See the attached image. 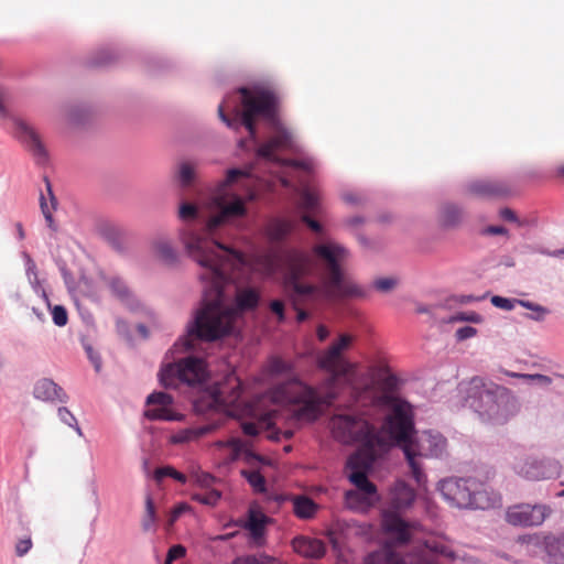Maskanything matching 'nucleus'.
I'll list each match as a JSON object with an SVG mask.
<instances>
[{"label": "nucleus", "instance_id": "obj_1", "mask_svg": "<svg viewBox=\"0 0 564 564\" xmlns=\"http://www.w3.org/2000/svg\"><path fill=\"white\" fill-rule=\"evenodd\" d=\"M397 378L376 368H371L352 384L354 397L361 404L389 410L384 422L378 430L364 415L335 414L329 422L333 436L341 443H358V453L350 464L359 468L351 480L366 492H373L375 485L369 481L368 473L373 463L393 445H399L405 455L411 475L417 485L426 481L420 458L438 457L446 449V440L441 434L422 433L413 438V411L411 404L394 395Z\"/></svg>", "mask_w": 564, "mask_h": 564}, {"label": "nucleus", "instance_id": "obj_2", "mask_svg": "<svg viewBox=\"0 0 564 564\" xmlns=\"http://www.w3.org/2000/svg\"><path fill=\"white\" fill-rule=\"evenodd\" d=\"M241 261V256L224 252L208 264L202 267L199 279L204 284V295L200 307L187 327V334L180 338L170 350L175 352L188 351L195 348V341H215L229 335L237 316L253 310L259 303V293L254 289H237L235 305H228L225 286L229 283V271Z\"/></svg>", "mask_w": 564, "mask_h": 564}, {"label": "nucleus", "instance_id": "obj_3", "mask_svg": "<svg viewBox=\"0 0 564 564\" xmlns=\"http://www.w3.org/2000/svg\"><path fill=\"white\" fill-rule=\"evenodd\" d=\"M241 95L242 110H235V116L229 118L225 113V105H219L218 115L230 128L243 126L249 132L252 141H256L257 129L256 119L261 117L268 120L273 127L272 134L261 143L257 149L258 156L280 165L292 166L295 169L311 172L313 163L307 160H286L279 156L280 153L294 152L296 150L293 133L283 127L278 120L279 97L269 89L251 90L246 87L239 88Z\"/></svg>", "mask_w": 564, "mask_h": 564}, {"label": "nucleus", "instance_id": "obj_4", "mask_svg": "<svg viewBox=\"0 0 564 564\" xmlns=\"http://www.w3.org/2000/svg\"><path fill=\"white\" fill-rule=\"evenodd\" d=\"M216 204L219 212L208 219H203L198 207L192 203H182L178 208V217L185 223L180 232L181 240L188 256L200 268L224 252L237 256L236 250L219 242L218 230L230 220L245 216L247 207L238 196H235L231 202L217 197Z\"/></svg>", "mask_w": 564, "mask_h": 564}, {"label": "nucleus", "instance_id": "obj_5", "mask_svg": "<svg viewBox=\"0 0 564 564\" xmlns=\"http://www.w3.org/2000/svg\"><path fill=\"white\" fill-rule=\"evenodd\" d=\"M272 400L289 404L288 414L272 411L258 422H243L242 432L248 436H257L261 430H269L268 438L289 440L303 423L315 421L322 413L324 399L313 387L299 379L278 384L271 391Z\"/></svg>", "mask_w": 564, "mask_h": 564}, {"label": "nucleus", "instance_id": "obj_6", "mask_svg": "<svg viewBox=\"0 0 564 564\" xmlns=\"http://www.w3.org/2000/svg\"><path fill=\"white\" fill-rule=\"evenodd\" d=\"M294 254L304 256L307 260L308 270L303 273V278L316 270L322 281L321 285L312 284L304 288L294 285L300 295L317 294V296H330L339 301L364 296L362 289L345 273L344 265L350 253L343 245L327 240L314 245L310 253L289 250L283 254L285 273L291 271V258Z\"/></svg>", "mask_w": 564, "mask_h": 564}, {"label": "nucleus", "instance_id": "obj_7", "mask_svg": "<svg viewBox=\"0 0 564 564\" xmlns=\"http://www.w3.org/2000/svg\"><path fill=\"white\" fill-rule=\"evenodd\" d=\"M464 392L466 406L484 422L503 424L516 413V400L510 390L481 377L471 378Z\"/></svg>", "mask_w": 564, "mask_h": 564}, {"label": "nucleus", "instance_id": "obj_8", "mask_svg": "<svg viewBox=\"0 0 564 564\" xmlns=\"http://www.w3.org/2000/svg\"><path fill=\"white\" fill-rule=\"evenodd\" d=\"M438 488L443 498L457 508L486 510L501 506L500 495L476 478H446Z\"/></svg>", "mask_w": 564, "mask_h": 564}, {"label": "nucleus", "instance_id": "obj_9", "mask_svg": "<svg viewBox=\"0 0 564 564\" xmlns=\"http://www.w3.org/2000/svg\"><path fill=\"white\" fill-rule=\"evenodd\" d=\"M308 264L304 256L294 254L291 258V271L284 273V289L292 302L293 308L297 312L296 319L302 323L308 318V312H316L325 304L336 303L339 300L330 296H315V294H299L294 285L312 286V283L303 282V273L307 272Z\"/></svg>", "mask_w": 564, "mask_h": 564}, {"label": "nucleus", "instance_id": "obj_10", "mask_svg": "<svg viewBox=\"0 0 564 564\" xmlns=\"http://www.w3.org/2000/svg\"><path fill=\"white\" fill-rule=\"evenodd\" d=\"M416 494L404 481H397L390 491L389 508L382 513V529L397 543L403 544L411 538L410 524L400 517L414 502Z\"/></svg>", "mask_w": 564, "mask_h": 564}, {"label": "nucleus", "instance_id": "obj_11", "mask_svg": "<svg viewBox=\"0 0 564 564\" xmlns=\"http://www.w3.org/2000/svg\"><path fill=\"white\" fill-rule=\"evenodd\" d=\"M355 341V336L343 333L336 340L317 356V367L330 377L332 382L346 379L355 372V364L350 362L345 352L348 351Z\"/></svg>", "mask_w": 564, "mask_h": 564}, {"label": "nucleus", "instance_id": "obj_12", "mask_svg": "<svg viewBox=\"0 0 564 564\" xmlns=\"http://www.w3.org/2000/svg\"><path fill=\"white\" fill-rule=\"evenodd\" d=\"M206 378V364L199 357L188 356L167 362L160 371V381L165 388H176L178 383L196 384Z\"/></svg>", "mask_w": 564, "mask_h": 564}, {"label": "nucleus", "instance_id": "obj_13", "mask_svg": "<svg viewBox=\"0 0 564 564\" xmlns=\"http://www.w3.org/2000/svg\"><path fill=\"white\" fill-rule=\"evenodd\" d=\"M242 386L240 379L230 373L225 381L214 389L209 395L208 406L217 412L235 415V409L241 398Z\"/></svg>", "mask_w": 564, "mask_h": 564}, {"label": "nucleus", "instance_id": "obj_14", "mask_svg": "<svg viewBox=\"0 0 564 564\" xmlns=\"http://www.w3.org/2000/svg\"><path fill=\"white\" fill-rule=\"evenodd\" d=\"M546 505L520 503L506 511V521L513 527H538L551 514Z\"/></svg>", "mask_w": 564, "mask_h": 564}, {"label": "nucleus", "instance_id": "obj_15", "mask_svg": "<svg viewBox=\"0 0 564 564\" xmlns=\"http://www.w3.org/2000/svg\"><path fill=\"white\" fill-rule=\"evenodd\" d=\"M518 475L529 480H542L560 475L561 465L556 460L525 459L514 463Z\"/></svg>", "mask_w": 564, "mask_h": 564}, {"label": "nucleus", "instance_id": "obj_16", "mask_svg": "<svg viewBox=\"0 0 564 564\" xmlns=\"http://www.w3.org/2000/svg\"><path fill=\"white\" fill-rule=\"evenodd\" d=\"M14 135L18 138L32 153L37 164H44L47 161V151L43 144L39 133L20 119L13 120Z\"/></svg>", "mask_w": 564, "mask_h": 564}, {"label": "nucleus", "instance_id": "obj_17", "mask_svg": "<svg viewBox=\"0 0 564 564\" xmlns=\"http://www.w3.org/2000/svg\"><path fill=\"white\" fill-rule=\"evenodd\" d=\"M172 403L173 398L171 394L153 392L147 399L149 409L145 410L144 415L149 420L180 421L182 415L173 412L171 409Z\"/></svg>", "mask_w": 564, "mask_h": 564}, {"label": "nucleus", "instance_id": "obj_18", "mask_svg": "<svg viewBox=\"0 0 564 564\" xmlns=\"http://www.w3.org/2000/svg\"><path fill=\"white\" fill-rule=\"evenodd\" d=\"M468 192L478 197H502L510 193V187L505 181L477 180L468 185Z\"/></svg>", "mask_w": 564, "mask_h": 564}, {"label": "nucleus", "instance_id": "obj_19", "mask_svg": "<svg viewBox=\"0 0 564 564\" xmlns=\"http://www.w3.org/2000/svg\"><path fill=\"white\" fill-rule=\"evenodd\" d=\"M295 553L306 558H321L326 553L325 543L316 538L300 535L292 540Z\"/></svg>", "mask_w": 564, "mask_h": 564}, {"label": "nucleus", "instance_id": "obj_20", "mask_svg": "<svg viewBox=\"0 0 564 564\" xmlns=\"http://www.w3.org/2000/svg\"><path fill=\"white\" fill-rule=\"evenodd\" d=\"M219 427V424L210 423L200 426L181 429L170 436V443L174 445H185L198 442L202 437L210 434Z\"/></svg>", "mask_w": 564, "mask_h": 564}, {"label": "nucleus", "instance_id": "obj_21", "mask_svg": "<svg viewBox=\"0 0 564 564\" xmlns=\"http://www.w3.org/2000/svg\"><path fill=\"white\" fill-rule=\"evenodd\" d=\"M270 522V518L265 516L258 507H250L248 518L243 522V528L250 532L251 539L260 544L265 533V527Z\"/></svg>", "mask_w": 564, "mask_h": 564}, {"label": "nucleus", "instance_id": "obj_22", "mask_svg": "<svg viewBox=\"0 0 564 564\" xmlns=\"http://www.w3.org/2000/svg\"><path fill=\"white\" fill-rule=\"evenodd\" d=\"M33 395L35 399L46 402H64L66 400V394L63 389L47 378L40 379L35 382Z\"/></svg>", "mask_w": 564, "mask_h": 564}, {"label": "nucleus", "instance_id": "obj_23", "mask_svg": "<svg viewBox=\"0 0 564 564\" xmlns=\"http://www.w3.org/2000/svg\"><path fill=\"white\" fill-rule=\"evenodd\" d=\"M358 453V451L352 454L351 456H349L348 460H347V464H346V468L349 470L348 473V479L351 481V484H354L356 486V490H348L346 491L345 494V501H346V505L349 507V508H358L359 506H362V505H366L369 502V498L370 497H373L377 492V489L375 488V491L373 492H366L365 490L360 489L352 480H351V475L355 473V471H358L359 468L357 467H354L351 464H350V460L351 458Z\"/></svg>", "mask_w": 564, "mask_h": 564}, {"label": "nucleus", "instance_id": "obj_24", "mask_svg": "<svg viewBox=\"0 0 564 564\" xmlns=\"http://www.w3.org/2000/svg\"><path fill=\"white\" fill-rule=\"evenodd\" d=\"M425 547L432 553L438 554L452 562L458 557V551L454 550L453 542L446 536H436L425 541Z\"/></svg>", "mask_w": 564, "mask_h": 564}, {"label": "nucleus", "instance_id": "obj_25", "mask_svg": "<svg viewBox=\"0 0 564 564\" xmlns=\"http://www.w3.org/2000/svg\"><path fill=\"white\" fill-rule=\"evenodd\" d=\"M214 445L219 448L229 447L231 449L229 457L231 462L237 460L241 454H245L247 460L260 459L258 455L248 449L249 444L238 437H231L227 441H217Z\"/></svg>", "mask_w": 564, "mask_h": 564}, {"label": "nucleus", "instance_id": "obj_26", "mask_svg": "<svg viewBox=\"0 0 564 564\" xmlns=\"http://www.w3.org/2000/svg\"><path fill=\"white\" fill-rule=\"evenodd\" d=\"M45 184H46V192H47V195L50 197V203L46 200V196L41 193V196H40V207H41V212L45 218V221H46V225L47 227L56 232L57 231V225L53 218V212L56 209V206H57V200L53 194V191H52V185L48 181L47 177H45Z\"/></svg>", "mask_w": 564, "mask_h": 564}, {"label": "nucleus", "instance_id": "obj_27", "mask_svg": "<svg viewBox=\"0 0 564 564\" xmlns=\"http://www.w3.org/2000/svg\"><path fill=\"white\" fill-rule=\"evenodd\" d=\"M293 512L301 520L313 519L317 511L318 505L307 496H294L292 498Z\"/></svg>", "mask_w": 564, "mask_h": 564}, {"label": "nucleus", "instance_id": "obj_28", "mask_svg": "<svg viewBox=\"0 0 564 564\" xmlns=\"http://www.w3.org/2000/svg\"><path fill=\"white\" fill-rule=\"evenodd\" d=\"M544 551L550 563L564 564V532L558 535L549 534Z\"/></svg>", "mask_w": 564, "mask_h": 564}, {"label": "nucleus", "instance_id": "obj_29", "mask_svg": "<svg viewBox=\"0 0 564 564\" xmlns=\"http://www.w3.org/2000/svg\"><path fill=\"white\" fill-rule=\"evenodd\" d=\"M154 256L166 264H172L177 260V253L172 242L166 238H158L152 243Z\"/></svg>", "mask_w": 564, "mask_h": 564}, {"label": "nucleus", "instance_id": "obj_30", "mask_svg": "<svg viewBox=\"0 0 564 564\" xmlns=\"http://www.w3.org/2000/svg\"><path fill=\"white\" fill-rule=\"evenodd\" d=\"M364 564H403L400 555L390 547H383L369 554Z\"/></svg>", "mask_w": 564, "mask_h": 564}, {"label": "nucleus", "instance_id": "obj_31", "mask_svg": "<svg viewBox=\"0 0 564 564\" xmlns=\"http://www.w3.org/2000/svg\"><path fill=\"white\" fill-rule=\"evenodd\" d=\"M158 514L154 501L150 495L145 497V510L142 517L141 527L144 532L155 531L158 527Z\"/></svg>", "mask_w": 564, "mask_h": 564}, {"label": "nucleus", "instance_id": "obj_32", "mask_svg": "<svg viewBox=\"0 0 564 564\" xmlns=\"http://www.w3.org/2000/svg\"><path fill=\"white\" fill-rule=\"evenodd\" d=\"M268 230L271 239L282 240L293 230V225L289 220L276 219L269 225Z\"/></svg>", "mask_w": 564, "mask_h": 564}, {"label": "nucleus", "instance_id": "obj_33", "mask_svg": "<svg viewBox=\"0 0 564 564\" xmlns=\"http://www.w3.org/2000/svg\"><path fill=\"white\" fill-rule=\"evenodd\" d=\"M196 178L195 166L191 162H182L178 165L177 180L184 188L189 187Z\"/></svg>", "mask_w": 564, "mask_h": 564}, {"label": "nucleus", "instance_id": "obj_34", "mask_svg": "<svg viewBox=\"0 0 564 564\" xmlns=\"http://www.w3.org/2000/svg\"><path fill=\"white\" fill-rule=\"evenodd\" d=\"M517 303L522 307L532 311V314L527 315L530 319L541 322L549 314V310L540 304L525 300H518Z\"/></svg>", "mask_w": 564, "mask_h": 564}, {"label": "nucleus", "instance_id": "obj_35", "mask_svg": "<svg viewBox=\"0 0 564 564\" xmlns=\"http://www.w3.org/2000/svg\"><path fill=\"white\" fill-rule=\"evenodd\" d=\"M292 370L293 365L280 357H272L268 362V371L274 376L286 375L292 372Z\"/></svg>", "mask_w": 564, "mask_h": 564}, {"label": "nucleus", "instance_id": "obj_36", "mask_svg": "<svg viewBox=\"0 0 564 564\" xmlns=\"http://www.w3.org/2000/svg\"><path fill=\"white\" fill-rule=\"evenodd\" d=\"M242 477L247 479L249 485L257 492L265 491V479L259 470H241Z\"/></svg>", "mask_w": 564, "mask_h": 564}, {"label": "nucleus", "instance_id": "obj_37", "mask_svg": "<svg viewBox=\"0 0 564 564\" xmlns=\"http://www.w3.org/2000/svg\"><path fill=\"white\" fill-rule=\"evenodd\" d=\"M109 288L112 294L117 296L120 301L127 302L130 299V290L121 279H110Z\"/></svg>", "mask_w": 564, "mask_h": 564}, {"label": "nucleus", "instance_id": "obj_38", "mask_svg": "<svg viewBox=\"0 0 564 564\" xmlns=\"http://www.w3.org/2000/svg\"><path fill=\"white\" fill-rule=\"evenodd\" d=\"M299 205L304 212H315L318 206V197L315 193L305 188L301 193Z\"/></svg>", "mask_w": 564, "mask_h": 564}, {"label": "nucleus", "instance_id": "obj_39", "mask_svg": "<svg viewBox=\"0 0 564 564\" xmlns=\"http://www.w3.org/2000/svg\"><path fill=\"white\" fill-rule=\"evenodd\" d=\"M220 498H221V494H220V491H218L216 489H212V490H208L205 492L194 494L192 496L193 500H195L202 505L209 506V507L216 506L218 503V501L220 500Z\"/></svg>", "mask_w": 564, "mask_h": 564}, {"label": "nucleus", "instance_id": "obj_40", "mask_svg": "<svg viewBox=\"0 0 564 564\" xmlns=\"http://www.w3.org/2000/svg\"><path fill=\"white\" fill-rule=\"evenodd\" d=\"M230 564H279L274 557L267 555H247L235 558Z\"/></svg>", "mask_w": 564, "mask_h": 564}, {"label": "nucleus", "instance_id": "obj_41", "mask_svg": "<svg viewBox=\"0 0 564 564\" xmlns=\"http://www.w3.org/2000/svg\"><path fill=\"white\" fill-rule=\"evenodd\" d=\"M549 534L544 533H533V534H524L519 538V542L527 545L533 546H543L545 547L546 538Z\"/></svg>", "mask_w": 564, "mask_h": 564}, {"label": "nucleus", "instance_id": "obj_42", "mask_svg": "<svg viewBox=\"0 0 564 564\" xmlns=\"http://www.w3.org/2000/svg\"><path fill=\"white\" fill-rule=\"evenodd\" d=\"M57 414H58V417L61 419V421H63L68 426L74 427L76 430V432L78 433V435H80V436L83 435L76 417L67 408H64V406L59 408L57 411Z\"/></svg>", "mask_w": 564, "mask_h": 564}, {"label": "nucleus", "instance_id": "obj_43", "mask_svg": "<svg viewBox=\"0 0 564 564\" xmlns=\"http://www.w3.org/2000/svg\"><path fill=\"white\" fill-rule=\"evenodd\" d=\"M511 377H516V378H522L524 380H529V381H535L538 382L539 384H542V386H549L552 383V379L549 377V376H545V375H541V373H516V372H511L509 373Z\"/></svg>", "mask_w": 564, "mask_h": 564}, {"label": "nucleus", "instance_id": "obj_44", "mask_svg": "<svg viewBox=\"0 0 564 564\" xmlns=\"http://www.w3.org/2000/svg\"><path fill=\"white\" fill-rule=\"evenodd\" d=\"M250 175L249 170L231 169L227 171L226 180L223 186H229L235 184L239 178L248 177Z\"/></svg>", "mask_w": 564, "mask_h": 564}, {"label": "nucleus", "instance_id": "obj_45", "mask_svg": "<svg viewBox=\"0 0 564 564\" xmlns=\"http://www.w3.org/2000/svg\"><path fill=\"white\" fill-rule=\"evenodd\" d=\"M398 284V280L392 276L379 278L375 281V288L380 292H389L394 289Z\"/></svg>", "mask_w": 564, "mask_h": 564}, {"label": "nucleus", "instance_id": "obj_46", "mask_svg": "<svg viewBox=\"0 0 564 564\" xmlns=\"http://www.w3.org/2000/svg\"><path fill=\"white\" fill-rule=\"evenodd\" d=\"M33 542L31 536H25L17 541L14 545L15 555L22 557L28 554V552L32 549Z\"/></svg>", "mask_w": 564, "mask_h": 564}, {"label": "nucleus", "instance_id": "obj_47", "mask_svg": "<svg viewBox=\"0 0 564 564\" xmlns=\"http://www.w3.org/2000/svg\"><path fill=\"white\" fill-rule=\"evenodd\" d=\"M52 318L55 325L65 326L68 319L65 307L62 305H55L52 310Z\"/></svg>", "mask_w": 564, "mask_h": 564}, {"label": "nucleus", "instance_id": "obj_48", "mask_svg": "<svg viewBox=\"0 0 564 564\" xmlns=\"http://www.w3.org/2000/svg\"><path fill=\"white\" fill-rule=\"evenodd\" d=\"M518 300H510L507 297H502L499 295H495L491 297V304L498 308L505 310V311H511L514 308V304Z\"/></svg>", "mask_w": 564, "mask_h": 564}, {"label": "nucleus", "instance_id": "obj_49", "mask_svg": "<svg viewBox=\"0 0 564 564\" xmlns=\"http://www.w3.org/2000/svg\"><path fill=\"white\" fill-rule=\"evenodd\" d=\"M187 510H189V506L186 503H180L176 507H174L169 514L166 525L172 527L177 521V519Z\"/></svg>", "mask_w": 564, "mask_h": 564}, {"label": "nucleus", "instance_id": "obj_50", "mask_svg": "<svg viewBox=\"0 0 564 564\" xmlns=\"http://www.w3.org/2000/svg\"><path fill=\"white\" fill-rule=\"evenodd\" d=\"M185 555L186 549L181 544H176L170 547L166 556L169 557L170 561H175L184 557Z\"/></svg>", "mask_w": 564, "mask_h": 564}, {"label": "nucleus", "instance_id": "obj_51", "mask_svg": "<svg viewBox=\"0 0 564 564\" xmlns=\"http://www.w3.org/2000/svg\"><path fill=\"white\" fill-rule=\"evenodd\" d=\"M8 91L0 86V119H6L9 116L8 109H7V101H8Z\"/></svg>", "mask_w": 564, "mask_h": 564}, {"label": "nucleus", "instance_id": "obj_52", "mask_svg": "<svg viewBox=\"0 0 564 564\" xmlns=\"http://www.w3.org/2000/svg\"><path fill=\"white\" fill-rule=\"evenodd\" d=\"M476 333H477L476 328H474L471 326H464V327H460L457 329L456 337L459 340H464V339L475 336Z\"/></svg>", "mask_w": 564, "mask_h": 564}, {"label": "nucleus", "instance_id": "obj_53", "mask_svg": "<svg viewBox=\"0 0 564 564\" xmlns=\"http://www.w3.org/2000/svg\"><path fill=\"white\" fill-rule=\"evenodd\" d=\"M169 470H173V467L164 466V467L156 468L154 471V475H153L155 481L160 484L163 480V478L171 477L172 471H169Z\"/></svg>", "mask_w": 564, "mask_h": 564}, {"label": "nucleus", "instance_id": "obj_54", "mask_svg": "<svg viewBox=\"0 0 564 564\" xmlns=\"http://www.w3.org/2000/svg\"><path fill=\"white\" fill-rule=\"evenodd\" d=\"M302 221L305 223L308 226V228L311 230H313L314 232H316V234H322L323 232L322 225L318 221L312 219L310 216L303 215L302 216Z\"/></svg>", "mask_w": 564, "mask_h": 564}, {"label": "nucleus", "instance_id": "obj_55", "mask_svg": "<svg viewBox=\"0 0 564 564\" xmlns=\"http://www.w3.org/2000/svg\"><path fill=\"white\" fill-rule=\"evenodd\" d=\"M270 308L274 314L278 315L280 322L284 319V304L282 301H272L270 304Z\"/></svg>", "mask_w": 564, "mask_h": 564}, {"label": "nucleus", "instance_id": "obj_56", "mask_svg": "<svg viewBox=\"0 0 564 564\" xmlns=\"http://www.w3.org/2000/svg\"><path fill=\"white\" fill-rule=\"evenodd\" d=\"M451 321H468V322H474V323H478L480 321V316L476 313H469V314H457L455 316H453L451 318Z\"/></svg>", "mask_w": 564, "mask_h": 564}, {"label": "nucleus", "instance_id": "obj_57", "mask_svg": "<svg viewBox=\"0 0 564 564\" xmlns=\"http://www.w3.org/2000/svg\"><path fill=\"white\" fill-rule=\"evenodd\" d=\"M500 217L507 221L516 223L518 221V217L516 213L510 208H502L500 210Z\"/></svg>", "mask_w": 564, "mask_h": 564}, {"label": "nucleus", "instance_id": "obj_58", "mask_svg": "<svg viewBox=\"0 0 564 564\" xmlns=\"http://www.w3.org/2000/svg\"><path fill=\"white\" fill-rule=\"evenodd\" d=\"M445 213H446L445 223L447 225L454 224L456 221V219L458 218V212L455 208H453V207L446 208Z\"/></svg>", "mask_w": 564, "mask_h": 564}, {"label": "nucleus", "instance_id": "obj_59", "mask_svg": "<svg viewBox=\"0 0 564 564\" xmlns=\"http://www.w3.org/2000/svg\"><path fill=\"white\" fill-rule=\"evenodd\" d=\"M484 232L487 235H505L507 229L502 226H488Z\"/></svg>", "mask_w": 564, "mask_h": 564}, {"label": "nucleus", "instance_id": "obj_60", "mask_svg": "<svg viewBox=\"0 0 564 564\" xmlns=\"http://www.w3.org/2000/svg\"><path fill=\"white\" fill-rule=\"evenodd\" d=\"M316 335L319 341H324L327 339L329 330L325 325H318Z\"/></svg>", "mask_w": 564, "mask_h": 564}, {"label": "nucleus", "instance_id": "obj_61", "mask_svg": "<svg viewBox=\"0 0 564 564\" xmlns=\"http://www.w3.org/2000/svg\"><path fill=\"white\" fill-rule=\"evenodd\" d=\"M87 352H88V357L89 359L91 360V362L94 364L96 370L98 371L101 367V361H100V357L95 355L93 352V349L89 347L87 348Z\"/></svg>", "mask_w": 564, "mask_h": 564}, {"label": "nucleus", "instance_id": "obj_62", "mask_svg": "<svg viewBox=\"0 0 564 564\" xmlns=\"http://www.w3.org/2000/svg\"><path fill=\"white\" fill-rule=\"evenodd\" d=\"M456 561H462L464 563H467V564H478V560L470 556V555H467L466 553H460L458 552V557Z\"/></svg>", "mask_w": 564, "mask_h": 564}, {"label": "nucleus", "instance_id": "obj_63", "mask_svg": "<svg viewBox=\"0 0 564 564\" xmlns=\"http://www.w3.org/2000/svg\"><path fill=\"white\" fill-rule=\"evenodd\" d=\"M197 481L203 486H209L214 481V477L209 474H202Z\"/></svg>", "mask_w": 564, "mask_h": 564}, {"label": "nucleus", "instance_id": "obj_64", "mask_svg": "<svg viewBox=\"0 0 564 564\" xmlns=\"http://www.w3.org/2000/svg\"><path fill=\"white\" fill-rule=\"evenodd\" d=\"M171 478L175 479L176 481L181 484H185L187 478L184 474L177 471L175 468H173Z\"/></svg>", "mask_w": 564, "mask_h": 564}]
</instances>
